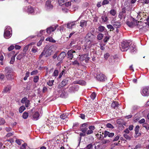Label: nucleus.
Masks as SVG:
<instances>
[{"label":"nucleus","instance_id":"nucleus-38","mask_svg":"<svg viewBox=\"0 0 149 149\" xmlns=\"http://www.w3.org/2000/svg\"><path fill=\"white\" fill-rule=\"evenodd\" d=\"M102 19L103 22H106L108 20L107 17L105 15H103L102 17Z\"/></svg>","mask_w":149,"mask_h":149},{"label":"nucleus","instance_id":"nucleus-34","mask_svg":"<svg viewBox=\"0 0 149 149\" xmlns=\"http://www.w3.org/2000/svg\"><path fill=\"white\" fill-rule=\"evenodd\" d=\"M9 68L8 67H6V68L5 69V72L6 73V76L8 78L9 76H10V73L8 72V69Z\"/></svg>","mask_w":149,"mask_h":149},{"label":"nucleus","instance_id":"nucleus-63","mask_svg":"<svg viewBox=\"0 0 149 149\" xmlns=\"http://www.w3.org/2000/svg\"><path fill=\"white\" fill-rule=\"evenodd\" d=\"M65 1L64 0H59L58 1V3L61 6L63 5V3Z\"/></svg>","mask_w":149,"mask_h":149},{"label":"nucleus","instance_id":"nucleus-58","mask_svg":"<svg viewBox=\"0 0 149 149\" xmlns=\"http://www.w3.org/2000/svg\"><path fill=\"white\" fill-rule=\"evenodd\" d=\"M65 74V70H63L62 71V72L60 73L58 78H60L62 76L63 74Z\"/></svg>","mask_w":149,"mask_h":149},{"label":"nucleus","instance_id":"nucleus-45","mask_svg":"<svg viewBox=\"0 0 149 149\" xmlns=\"http://www.w3.org/2000/svg\"><path fill=\"white\" fill-rule=\"evenodd\" d=\"M112 141V140L111 139L108 140H104L102 141V143L103 144L108 143Z\"/></svg>","mask_w":149,"mask_h":149},{"label":"nucleus","instance_id":"nucleus-29","mask_svg":"<svg viewBox=\"0 0 149 149\" xmlns=\"http://www.w3.org/2000/svg\"><path fill=\"white\" fill-rule=\"evenodd\" d=\"M11 89V86H8L4 88L3 92V93L8 92L10 91Z\"/></svg>","mask_w":149,"mask_h":149},{"label":"nucleus","instance_id":"nucleus-49","mask_svg":"<svg viewBox=\"0 0 149 149\" xmlns=\"http://www.w3.org/2000/svg\"><path fill=\"white\" fill-rule=\"evenodd\" d=\"M96 97V94L95 92L93 93L91 95V97L93 100H94Z\"/></svg>","mask_w":149,"mask_h":149},{"label":"nucleus","instance_id":"nucleus-40","mask_svg":"<svg viewBox=\"0 0 149 149\" xmlns=\"http://www.w3.org/2000/svg\"><path fill=\"white\" fill-rule=\"evenodd\" d=\"M46 41H49L50 42H55L56 41L52 37H48L46 39Z\"/></svg>","mask_w":149,"mask_h":149},{"label":"nucleus","instance_id":"nucleus-15","mask_svg":"<svg viewBox=\"0 0 149 149\" xmlns=\"http://www.w3.org/2000/svg\"><path fill=\"white\" fill-rule=\"evenodd\" d=\"M79 87L77 85L73 86L70 87L69 89V91L71 93L74 92L78 91Z\"/></svg>","mask_w":149,"mask_h":149},{"label":"nucleus","instance_id":"nucleus-16","mask_svg":"<svg viewBox=\"0 0 149 149\" xmlns=\"http://www.w3.org/2000/svg\"><path fill=\"white\" fill-rule=\"evenodd\" d=\"M43 51L45 52V57H47L51 55L52 50L49 48L48 49H45Z\"/></svg>","mask_w":149,"mask_h":149},{"label":"nucleus","instance_id":"nucleus-25","mask_svg":"<svg viewBox=\"0 0 149 149\" xmlns=\"http://www.w3.org/2000/svg\"><path fill=\"white\" fill-rule=\"evenodd\" d=\"M144 21L145 22H142V24H140V25L141 26H145L144 24L149 25V16L146 20H144Z\"/></svg>","mask_w":149,"mask_h":149},{"label":"nucleus","instance_id":"nucleus-57","mask_svg":"<svg viewBox=\"0 0 149 149\" xmlns=\"http://www.w3.org/2000/svg\"><path fill=\"white\" fill-rule=\"evenodd\" d=\"M109 3V1L108 0H104L102 3V5H104Z\"/></svg>","mask_w":149,"mask_h":149},{"label":"nucleus","instance_id":"nucleus-44","mask_svg":"<svg viewBox=\"0 0 149 149\" xmlns=\"http://www.w3.org/2000/svg\"><path fill=\"white\" fill-rule=\"evenodd\" d=\"M110 14L112 15L115 16L116 13V11L114 9H112L110 11Z\"/></svg>","mask_w":149,"mask_h":149},{"label":"nucleus","instance_id":"nucleus-48","mask_svg":"<svg viewBox=\"0 0 149 149\" xmlns=\"http://www.w3.org/2000/svg\"><path fill=\"white\" fill-rule=\"evenodd\" d=\"M103 37V35L102 33H99L97 36V39L99 40H101Z\"/></svg>","mask_w":149,"mask_h":149},{"label":"nucleus","instance_id":"nucleus-22","mask_svg":"<svg viewBox=\"0 0 149 149\" xmlns=\"http://www.w3.org/2000/svg\"><path fill=\"white\" fill-rule=\"evenodd\" d=\"M114 135V134L113 133H110L108 131H105L104 134V137L106 138L107 136L109 137H112Z\"/></svg>","mask_w":149,"mask_h":149},{"label":"nucleus","instance_id":"nucleus-59","mask_svg":"<svg viewBox=\"0 0 149 149\" xmlns=\"http://www.w3.org/2000/svg\"><path fill=\"white\" fill-rule=\"evenodd\" d=\"M27 146V144L26 143L23 144L22 146L20 147V149H26V147Z\"/></svg>","mask_w":149,"mask_h":149},{"label":"nucleus","instance_id":"nucleus-46","mask_svg":"<svg viewBox=\"0 0 149 149\" xmlns=\"http://www.w3.org/2000/svg\"><path fill=\"white\" fill-rule=\"evenodd\" d=\"M39 80V77L38 76H36L34 77L33 78V82L35 83H37Z\"/></svg>","mask_w":149,"mask_h":149},{"label":"nucleus","instance_id":"nucleus-10","mask_svg":"<svg viewBox=\"0 0 149 149\" xmlns=\"http://www.w3.org/2000/svg\"><path fill=\"white\" fill-rule=\"evenodd\" d=\"M146 13L143 12H139L137 13V18L138 19V20H141L143 19V17H146Z\"/></svg>","mask_w":149,"mask_h":149},{"label":"nucleus","instance_id":"nucleus-23","mask_svg":"<svg viewBox=\"0 0 149 149\" xmlns=\"http://www.w3.org/2000/svg\"><path fill=\"white\" fill-rule=\"evenodd\" d=\"M39 114L38 112L36 111L33 112L32 114L33 118L34 120H37L39 118Z\"/></svg>","mask_w":149,"mask_h":149},{"label":"nucleus","instance_id":"nucleus-60","mask_svg":"<svg viewBox=\"0 0 149 149\" xmlns=\"http://www.w3.org/2000/svg\"><path fill=\"white\" fill-rule=\"evenodd\" d=\"M143 126L144 127L146 128L147 130H149V125H147L146 123H144L143 124Z\"/></svg>","mask_w":149,"mask_h":149},{"label":"nucleus","instance_id":"nucleus-32","mask_svg":"<svg viewBox=\"0 0 149 149\" xmlns=\"http://www.w3.org/2000/svg\"><path fill=\"white\" fill-rule=\"evenodd\" d=\"M119 105V104H118V103L115 102L114 101H113L111 104V107L112 108H115L116 107H118Z\"/></svg>","mask_w":149,"mask_h":149},{"label":"nucleus","instance_id":"nucleus-52","mask_svg":"<svg viewBox=\"0 0 149 149\" xmlns=\"http://www.w3.org/2000/svg\"><path fill=\"white\" fill-rule=\"evenodd\" d=\"M123 136L125 139L127 140H130L131 139L130 137L127 134H124L123 135Z\"/></svg>","mask_w":149,"mask_h":149},{"label":"nucleus","instance_id":"nucleus-5","mask_svg":"<svg viewBox=\"0 0 149 149\" xmlns=\"http://www.w3.org/2000/svg\"><path fill=\"white\" fill-rule=\"evenodd\" d=\"M141 95L144 96L149 95V86H147L143 87L141 91Z\"/></svg>","mask_w":149,"mask_h":149},{"label":"nucleus","instance_id":"nucleus-64","mask_svg":"<svg viewBox=\"0 0 149 149\" xmlns=\"http://www.w3.org/2000/svg\"><path fill=\"white\" fill-rule=\"evenodd\" d=\"M107 127L108 128H113V126L110 123H107Z\"/></svg>","mask_w":149,"mask_h":149},{"label":"nucleus","instance_id":"nucleus-61","mask_svg":"<svg viewBox=\"0 0 149 149\" xmlns=\"http://www.w3.org/2000/svg\"><path fill=\"white\" fill-rule=\"evenodd\" d=\"M110 37L109 36H107L105 37L104 39V42H107L109 39Z\"/></svg>","mask_w":149,"mask_h":149},{"label":"nucleus","instance_id":"nucleus-4","mask_svg":"<svg viewBox=\"0 0 149 149\" xmlns=\"http://www.w3.org/2000/svg\"><path fill=\"white\" fill-rule=\"evenodd\" d=\"M11 31V29L10 27L9 26L6 27L4 34V37L6 38L7 39L10 37L12 35L10 32Z\"/></svg>","mask_w":149,"mask_h":149},{"label":"nucleus","instance_id":"nucleus-41","mask_svg":"<svg viewBox=\"0 0 149 149\" xmlns=\"http://www.w3.org/2000/svg\"><path fill=\"white\" fill-rule=\"evenodd\" d=\"M70 65H72L74 66H79V63L77 60H75L73 62H72Z\"/></svg>","mask_w":149,"mask_h":149},{"label":"nucleus","instance_id":"nucleus-21","mask_svg":"<svg viewBox=\"0 0 149 149\" xmlns=\"http://www.w3.org/2000/svg\"><path fill=\"white\" fill-rule=\"evenodd\" d=\"M66 53L65 52H63L61 53L58 56L57 59L59 61L62 60L65 56Z\"/></svg>","mask_w":149,"mask_h":149},{"label":"nucleus","instance_id":"nucleus-9","mask_svg":"<svg viewBox=\"0 0 149 149\" xmlns=\"http://www.w3.org/2000/svg\"><path fill=\"white\" fill-rule=\"evenodd\" d=\"M76 52L73 49H71L68 51L67 54L68 56V58L70 59H72L73 58L74 54H75Z\"/></svg>","mask_w":149,"mask_h":149},{"label":"nucleus","instance_id":"nucleus-50","mask_svg":"<svg viewBox=\"0 0 149 149\" xmlns=\"http://www.w3.org/2000/svg\"><path fill=\"white\" fill-rule=\"evenodd\" d=\"M54 82V80L49 81L47 82V84L49 86H52L53 85Z\"/></svg>","mask_w":149,"mask_h":149},{"label":"nucleus","instance_id":"nucleus-33","mask_svg":"<svg viewBox=\"0 0 149 149\" xmlns=\"http://www.w3.org/2000/svg\"><path fill=\"white\" fill-rule=\"evenodd\" d=\"M32 44H33V43H30L29 45H26L25 47H24L23 51L24 52H25L24 53H26V52L28 50L29 47Z\"/></svg>","mask_w":149,"mask_h":149},{"label":"nucleus","instance_id":"nucleus-39","mask_svg":"<svg viewBox=\"0 0 149 149\" xmlns=\"http://www.w3.org/2000/svg\"><path fill=\"white\" fill-rule=\"evenodd\" d=\"M68 81L66 79H64L60 83L63 87L65 86L67 84Z\"/></svg>","mask_w":149,"mask_h":149},{"label":"nucleus","instance_id":"nucleus-17","mask_svg":"<svg viewBox=\"0 0 149 149\" xmlns=\"http://www.w3.org/2000/svg\"><path fill=\"white\" fill-rule=\"evenodd\" d=\"M128 49L130 52L132 53L134 52H136V45L134 44H131L130 42Z\"/></svg>","mask_w":149,"mask_h":149},{"label":"nucleus","instance_id":"nucleus-27","mask_svg":"<svg viewBox=\"0 0 149 149\" xmlns=\"http://www.w3.org/2000/svg\"><path fill=\"white\" fill-rule=\"evenodd\" d=\"M74 82L75 84H79L81 85H85L86 84L85 81L83 80H80L78 81H75Z\"/></svg>","mask_w":149,"mask_h":149},{"label":"nucleus","instance_id":"nucleus-42","mask_svg":"<svg viewBox=\"0 0 149 149\" xmlns=\"http://www.w3.org/2000/svg\"><path fill=\"white\" fill-rule=\"evenodd\" d=\"M38 51V48L36 46H33L31 49V51L33 53L37 52Z\"/></svg>","mask_w":149,"mask_h":149},{"label":"nucleus","instance_id":"nucleus-36","mask_svg":"<svg viewBox=\"0 0 149 149\" xmlns=\"http://www.w3.org/2000/svg\"><path fill=\"white\" fill-rule=\"evenodd\" d=\"M26 108L24 106H22L19 107V112L22 113L25 109Z\"/></svg>","mask_w":149,"mask_h":149},{"label":"nucleus","instance_id":"nucleus-54","mask_svg":"<svg viewBox=\"0 0 149 149\" xmlns=\"http://www.w3.org/2000/svg\"><path fill=\"white\" fill-rule=\"evenodd\" d=\"M93 147V145L91 143L87 145L85 148V149H91Z\"/></svg>","mask_w":149,"mask_h":149},{"label":"nucleus","instance_id":"nucleus-47","mask_svg":"<svg viewBox=\"0 0 149 149\" xmlns=\"http://www.w3.org/2000/svg\"><path fill=\"white\" fill-rule=\"evenodd\" d=\"M22 140L17 139L15 140V142L18 145H20L23 142Z\"/></svg>","mask_w":149,"mask_h":149},{"label":"nucleus","instance_id":"nucleus-35","mask_svg":"<svg viewBox=\"0 0 149 149\" xmlns=\"http://www.w3.org/2000/svg\"><path fill=\"white\" fill-rule=\"evenodd\" d=\"M17 55V54H15L11 58V60L10 62V64H13L14 63L15 61V58Z\"/></svg>","mask_w":149,"mask_h":149},{"label":"nucleus","instance_id":"nucleus-55","mask_svg":"<svg viewBox=\"0 0 149 149\" xmlns=\"http://www.w3.org/2000/svg\"><path fill=\"white\" fill-rule=\"evenodd\" d=\"M58 71L57 70H55L53 73V76H58Z\"/></svg>","mask_w":149,"mask_h":149},{"label":"nucleus","instance_id":"nucleus-51","mask_svg":"<svg viewBox=\"0 0 149 149\" xmlns=\"http://www.w3.org/2000/svg\"><path fill=\"white\" fill-rule=\"evenodd\" d=\"M38 73V71L36 70H33L31 73V75H36Z\"/></svg>","mask_w":149,"mask_h":149},{"label":"nucleus","instance_id":"nucleus-56","mask_svg":"<svg viewBox=\"0 0 149 149\" xmlns=\"http://www.w3.org/2000/svg\"><path fill=\"white\" fill-rule=\"evenodd\" d=\"M107 27L109 29H110L112 30H114V26L113 25L112 26L111 24L107 25Z\"/></svg>","mask_w":149,"mask_h":149},{"label":"nucleus","instance_id":"nucleus-20","mask_svg":"<svg viewBox=\"0 0 149 149\" xmlns=\"http://www.w3.org/2000/svg\"><path fill=\"white\" fill-rule=\"evenodd\" d=\"M140 128V127L139 125H136L135 129V137H137L141 135V133L140 132H139V130Z\"/></svg>","mask_w":149,"mask_h":149},{"label":"nucleus","instance_id":"nucleus-30","mask_svg":"<svg viewBox=\"0 0 149 149\" xmlns=\"http://www.w3.org/2000/svg\"><path fill=\"white\" fill-rule=\"evenodd\" d=\"M87 24V22L86 21L84 20H81L80 22V26L83 27L86 26Z\"/></svg>","mask_w":149,"mask_h":149},{"label":"nucleus","instance_id":"nucleus-24","mask_svg":"<svg viewBox=\"0 0 149 149\" xmlns=\"http://www.w3.org/2000/svg\"><path fill=\"white\" fill-rule=\"evenodd\" d=\"M125 10L123 9L122 11L119 13L118 17L120 19L123 18H125Z\"/></svg>","mask_w":149,"mask_h":149},{"label":"nucleus","instance_id":"nucleus-31","mask_svg":"<svg viewBox=\"0 0 149 149\" xmlns=\"http://www.w3.org/2000/svg\"><path fill=\"white\" fill-rule=\"evenodd\" d=\"M60 118L63 120L65 119L66 121L68 120L67 116L65 114L63 113L60 116Z\"/></svg>","mask_w":149,"mask_h":149},{"label":"nucleus","instance_id":"nucleus-7","mask_svg":"<svg viewBox=\"0 0 149 149\" xmlns=\"http://www.w3.org/2000/svg\"><path fill=\"white\" fill-rule=\"evenodd\" d=\"M53 6L51 4V1H47L45 4V8L46 10H52L53 8Z\"/></svg>","mask_w":149,"mask_h":149},{"label":"nucleus","instance_id":"nucleus-11","mask_svg":"<svg viewBox=\"0 0 149 149\" xmlns=\"http://www.w3.org/2000/svg\"><path fill=\"white\" fill-rule=\"evenodd\" d=\"M81 131L83 133H85L88 130V124L87 123H84L82 124L80 127Z\"/></svg>","mask_w":149,"mask_h":149},{"label":"nucleus","instance_id":"nucleus-6","mask_svg":"<svg viewBox=\"0 0 149 149\" xmlns=\"http://www.w3.org/2000/svg\"><path fill=\"white\" fill-rule=\"evenodd\" d=\"M96 78L97 80L100 81H104L107 79L106 77L104 74L101 73L97 74Z\"/></svg>","mask_w":149,"mask_h":149},{"label":"nucleus","instance_id":"nucleus-8","mask_svg":"<svg viewBox=\"0 0 149 149\" xmlns=\"http://www.w3.org/2000/svg\"><path fill=\"white\" fill-rule=\"evenodd\" d=\"M111 23L114 27L116 28H119L121 26L120 22L118 21H115L114 20H112Z\"/></svg>","mask_w":149,"mask_h":149},{"label":"nucleus","instance_id":"nucleus-28","mask_svg":"<svg viewBox=\"0 0 149 149\" xmlns=\"http://www.w3.org/2000/svg\"><path fill=\"white\" fill-rule=\"evenodd\" d=\"M75 25V22H72L68 23L67 24V26L68 28L71 29L73 26Z\"/></svg>","mask_w":149,"mask_h":149},{"label":"nucleus","instance_id":"nucleus-13","mask_svg":"<svg viewBox=\"0 0 149 149\" xmlns=\"http://www.w3.org/2000/svg\"><path fill=\"white\" fill-rule=\"evenodd\" d=\"M57 28V26H52L47 29L46 32L49 34L51 33L52 32H53Z\"/></svg>","mask_w":149,"mask_h":149},{"label":"nucleus","instance_id":"nucleus-14","mask_svg":"<svg viewBox=\"0 0 149 149\" xmlns=\"http://www.w3.org/2000/svg\"><path fill=\"white\" fill-rule=\"evenodd\" d=\"M21 102L22 103L25 104V106L26 107H28L30 105V101L28 100L26 97L22 98Z\"/></svg>","mask_w":149,"mask_h":149},{"label":"nucleus","instance_id":"nucleus-26","mask_svg":"<svg viewBox=\"0 0 149 149\" xmlns=\"http://www.w3.org/2000/svg\"><path fill=\"white\" fill-rule=\"evenodd\" d=\"M25 53H21L20 54L17 56L16 58L17 60H20L23 57L25 56Z\"/></svg>","mask_w":149,"mask_h":149},{"label":"nucleus","instance_id":"nucleus-1","mask_svg":"<svg viewBox=\"0 0 149 149\" xmlns=\"http://www.w3.org/2000/svg\"><path fill=\"white\" fill-rule=\"evenodd\" d=\"M130 44V42L128 41H123L121 43V45L120 46V48L122 52L127 51L128 49Z\"/></svg>","mask_w":149,"mask_h":149},{"label":"nucleus","instance_id":"nucleus-62","mask_svg":"<svg viewBox=\"0 0 149 149\" xmlns=\"http://www.w3.org/2000/svg\"><path fill=\"white\" fill-rule=\"evenodd\" d=\"M14 48V45H12L9 47L8 48V50L10 51H11Z\"/></svg>","mask_w":149,"mask_h":149},{"label":"nucleus","instance_id":"nucleus-3","mask_svg":"<svg viewBox=\"0 0 149 149\" xmlns=\"http://www.w3.org/2000/svg\"><path fill=\"white\" fill-rule=\"evenodd\" d=\"M127 24L130 27L133 28L134 26L137 25L139 26V27L140 28H142V27H141L140 24H142L141 21H133V22L127 21Z\"/></svg>","mask_w":149,"mask_h":149},{"label":"nucleus","instance_id":"nucleus-37","mask_svg":"<svg viewBox=\"0 0 149 149\" xmlns=\"http://www.w3.org/2000/svg\"><path fill=\"white\" fill-rule=\"evenodd\" d=\"M28 116V113L27 112L25 111L23 114L22 117L24 119H26Z\"/></svg>","mask_w":149,"mask_h":149},{"label":"nucleus","instance_id":"nucleus-18","mask_svg":"<svg viewBox=\"0 0 149 149\" xmlns=\"http://www.w3.org/2000/svg\"><path fill=\"white\" fill-rule=\"evenodd\" d=\"M24 10L28 13L30 14L34 13V9L31 6L25 7Z\"/></svg>","mask_w":149,"mask_h":149},{"label":"nucleus","instance_id":"nucleus-19","mask_svg":"<svg viewBox=\"0 0 149 149\" xmlns=\"http://www.w3.org/2000/svg\"><path fill=\"white\" fill-rule=\"evenodd\" d=\"M89 130H87L86 134L87 135L91 134L93 132V131L95 129V126L93 125L89 126L88 127Z\"/></svg>","mask_w":149,"mask_h":149},{"label":"nucleus","instance_id":"nucleus-12","mask_svg":"<svg viewBox=\"0 0 149 149\" xmlns=\"http://www.w3.org/2000/svg\"><path fill=\"white\" fill-rule=\"evenodd\" d=\"M89 59V58L88 57V54L82 55L80 56L79 58L80 60L81 61L85 60L86 61L88 60Z\"/></svg>","mask_w":149,"mask_h":149},{"label":"nucleus","instance_id":"nucleus-43","mask_svg":"<svg viewBox=\"0 0 149 149\" xmlns=\"http://www.w3.org/2000/svg\"><path fill=\"white\" fill-rule=\"evenodd\" d=\"M105 27L102 26H100L98 28V30L101 32L104 31L105 30Z\"/></svg>","mask_w":149,"mask_h":149},{"label":"nucleus","instance_id":"nucleus-2","mask_svg":"<svg viewBox=\"0 0 149 149\" xmlns=\"http://www.w3.org/2000/svg\"><path fill=\"white\" fill-rule=\"evenodd\" d=\"M63 86L60 83L58 85L57 87V90H58V93L59 94H58V97H61L62 98H65V97L66 93L65 91H63V90L62 89Z\"/></svg>","mask_w":149,"mask_h":149},{"label":"nucleus","instance_id":"nucleus-53","mask_svg":"<svg viewBox=\"0 0 149 149\" xmlns=\"http://www.w3.org/2000/svg\"><path fill=\"white\" fill-rule=\"evenodd\" d=\"M5 123V121L3 118H0V125H3Z\"/></svg>","mask_w":149,"mask_h":149}]
</instances>
